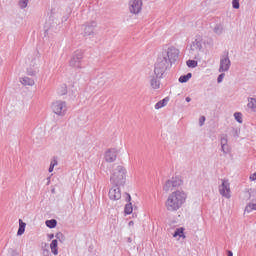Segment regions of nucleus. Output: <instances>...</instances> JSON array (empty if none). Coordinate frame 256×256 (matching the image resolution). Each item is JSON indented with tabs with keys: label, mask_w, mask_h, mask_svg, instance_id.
<instances>
[{
	"label": "nucleus",
	"mask_w": 256,
	"mask_h": 256,
	"mask_svg": "<svg viewBox=\"0 0 256 256\" xmlns=\"http://www.w3.org/2000/svg\"><path fill=\"white\" fill-rule=\"evenodd\" d=\"M179 59V49L170 47L164 50L157 58L154 66V74L161 79L165 75V71Z\"/></svg>",
	"instance_id": "f257e3e1"
},
{
	"label": "nucleus",
	"mask_w": 256,
	"mask_h": 256,
	"mask_svg": "<svg viewBox=\"0 0 256 256\" xmlns=\"http://www.w3.org/2000/svg\"><path fill=\"white\" fill-rule=\"evenodd\" d=\"M187 199V194L183 191H175L171 195H169L166 201V209L167 211H179L181 207H183V203H185Z\"/></svg>",
	"instance_id": "f03ea898"
},
{
	"label": "nucleus",
	"mask_w": 256,
	"mask_h": 256,
	"mask_svg": "<svg viewBox=\"0 0 256 256\" xmlns=\"http://www.w3.org/2000/svg\"><path fill=\"white\" fill-rule=\"evenodd\" d=\"M127 170L123 166H117L110 177V182L112 185L119 187L125 185Z\"/></svg>",
	"instance_id": "7ed1b4c3"
},
{
	"label": "nucleus",
	"mask_w": 256,
	"mask_h": 256,
	"mask_svg": "<svg viewBox=\"0 0 256 256\" xmlns=\"http://www.w3.org/2000/svg\"><path fill=\"white\" fill-rule=\"evenodd\" d=\"M52 111L60 117L65 116V113H67V103L65 101H56L52 103Z\"/></svg>",
	"instance_id": "20e7f679"
},
{
	"label": "nucleus",
	"mask_w": 256,
	"mask_h": 256,
	"mask_svg": "<svg viewBox=\"0 0 256 256\" xmlns=\"http://www.w3.org/2000/svg\"><path fill=\"white\" fill-rule=\"evenodd\" d=\"M83 59V51L77 50L72 55L70 59V67H75L76 69H81V60Z\"/></svg>",
	"instance_id": "39448f33"
},
{
	"label": "nucleus",
	"mask_w": 256,
	"mask_h": 256,
	"mask_svg": "<svg viewBox=\"0 0 256 256\" xmlns=\"http://www.w3.org/2000/svg\"><path fill=\"white\" fill-rule=\"evenodd\" d=\"M231 67V60L229 59V52L220 59L219 73H225L229 71Z\"/></svg>",
	"instance_id": "423d86ee"
},
{
	"label": "nucleus",
	"mask_w": 256,
	"mask_h": 256,
	"mask_svg": "<svg viewBox=\"0 0 256 256\" xmlns=\"http://www.w3.org/2000/svg\"><path fill=\"white\" fill-rule=\"evenodd\" d=\"M219 193L222 197H226V199L231 198V188L228 180L222 181V184L219 186Z\"/></svg>",
	"instance_id": "0eeeda50"
},
{
	"label": "nucleus",
	"mask_w": 256,
	"mask_h": 256,
	"mask_svg": "<svg viewBox=\"0 0 256 256\" xmlns=\"http://www.w3.org/2000/svg\"><path fill=\"white\" fill-rule=\"evenodd\" d=\"M84 37H91L95 35V29H97V22L91 21L83 25Z\"/></svg>",
	"instance_id": "6e6552de"
},
{
	"label": "nucleus",
	"mask_w": 256,
	"mask_h": 256,
	"mask_svg": "<svg viewBox=\"0 0 256 256\" xmlns=\"http://www.w3.org/2000/svg\"><path fill=\"white\" fill-rule=\"evenodd\" d=\"M129 5H130V13L137 15V14L141 13V9L143 7V1L142 0H131Z\"/></svg>",
	"instance_id": "1a4fd4ad"
},
{
	"label": "nucleus",
	"mask_w": 256,
	"mask_h": 256,
	"mask_svg": "<svg viewBox=\"0 0 256 256\" xmlns=\"http://www.w3.org/2000/svg\"><path fill=\"white\" fill-rule=\"evenodd\" d=\"M117 160V149L112 148V149H108L105 152V161L107 163H113Z\"/></svg>",
	"instance_id": "9d476101"
},
{
	"label": "nucleus",
	"mask_w": 256,
	"mask_h": 256,
	"mask_svg": "<svg viewBox=\"0 0 256 256\" xmlns=\"http://www.w3.org/2000/svg\"><path fill=\"white\" fill-rule=\"evenodd\" d=\"M108 195L109 199H111L112 201H119V199H121V189H119L118 186L115 185L109 190Z\"/></svg>",
	"instance_id": "9b49d317"
},
{
	"label": "nucleus",
	"mask_w": 256,
	"mask_h": 256,
	"mask_svg": "<svg viewBox=\"0 0 256 256\" xmlns=\"http://www.w3.org/2000/svg\"><path fill=\"white\" fill-rule=\"evenodd\" d=\"M190 49L191 51H201L203 49V40L201 38H196L192 41Z\"/></svg>",
	"instance_id": "f8f14e48"
},
{
	"label": "nucleus",
	"mask_w": 256,
	"mask_h": 256,
	"mask_svg": "<svg viewBox=\"0 0 256 256\" xmlns=\"http://www.w3.org/2000/svg\"><path fill=\"white\" fill-rule=\"evenodd\" d=\"M58 245H59V242L57 241V239L52 240V242L50 244V249H51L53 255H59Z\"/></svg>",
	"instance_id": "ddd939ff"
},
{
	"label": "nucleus",
	"mask_w": 256,
	"mask_h": 256,
	"mask_svg": "<svg viewBox=\"0 0 256 256\" xmlns=\"http://www.w3.org/2000/svg\"><path fill=\"white\" fill-rule=\"evenodd\" d=\"M159 77L157 76H153L150 80V85L152 87V89H159L161 82L158 80Z\"/></svg>",
	"instance_id": "4468645a"
},
{
	"label": "nucleus",
	"mask_w": 256,
	"mask_h": 256,
	"mask_svg": "<svg viewBox=\"0 0 256 256\" xmlns=\"http://www.w3.org/2000/svg\"><path fill=\"white\" fill-rule=\"evenodd\" d=\"M170 182L172 183V187H174V189H177V187H181V185H183V180H181V178L179 177H173Z\"/></svg>",
	"instance_id": "2eb2a0df"
},
{
	"label": "nucleus",
	"mask_w": 256,
	"mask_h": 256,
	"mask_svg": "<svg viewBox=\"0 0 256 256\" xmlns=\"http://www.w3.org/2000/svg\"><path fill=\"white\" fill-rule=\"evenodd\" d=\"M20 81L22 85H29L30 87H33V85H35V80H33V78L23 77Z\"/></svg>",
	"instance_id": "dca6fc26"
},
{
	"label": "nucleus",
	"mask_w": 256,
	"mask_h": 256,
	"mask_svg": "<svg viewBox=\"0 0 256 256\" xmlns=\"http://www.w3.org/2000/svg\"><path fill=\"white\" fill-rule=\"evenodd\" d=\"M25 227H27V224L23 222V220L19 219V228L17 231L18 236H21L23 233H25Z\"/></svg>",
	"instance_id": "f3484780"
},
{
	"label": "nucleus",
	"mask_w": 256,
	"mask_h": 256,
	"mask_svg": "<svg viewBox=\"0 0 256 256\" xmlns=\"http://www.w3.org/2000/svg\"><path fill=\"white\" fill-rule=\"evenodd\" d=\"M192 77H193V74L189 72L186 75L180 76L178 81L179 83H187V81H189V79H191Z\"/></svg>",
	"instance_id": "a211bd4d"
},
{
	"label": "nucleus",
	"mask_w": 256,
	"mask_h": 256,
	"mask_svg": "<svg viewBox=\"0 0 256 256\" xmlns=\"http://www.w3.org/2000/svg\"><path fill=\"white\" fill-rule=\"evenodd\" d=\"M167 103H169V98L166 97L155 104V109H162Z\"/></svg>",
	"instance_id": "6ab92c4d"
},
{
	"label": "nucleus",
	"mask_w": 256,
	"mask_h": 256,
	"mask_svg": "<svg viewBox=\"0 0 256 256\" xmlns=\"http://www.w3.org/2000/svg\"><path fill=\"white\" fill-rule=\"evenodd\" d=\"M248 109H251L252 111H256V99L255 98H248Z\"/></svg>",
	"instance_id": "aec40b11"
},
{
	"label": "nucleus",
	"mask_w": 256,
	"mask_h": 256,
	"mask_svg": "<svg viewBox=\"0 0 256 256\" xmlns=\"http://www.w3.org/2000/svg\"><path fill=\"white\" fill-rule=\"evenodd\" d=\"M45 225L49 229H55V227H57V220L55 219L46 220Z\"/></svg>",
	"instance_id": "412c9836"
},
{
	"label": "nucleus",
	"mask_w": 256,
	"mask_h": 256,
	"mask_svg": "<svg viewBox=\"0 0 256 256\" xmlns=\"http://www.w3.org/2000/svg\"><path fill=\"white\" fill-rule=\"evenodd\" d=\"M124 213L126 215H131L133 213V204L131 202L127 203L124 208Z\"/></svg>",
	"instance_id": "4be33fe9"
},
{
	"label": "nucleus",
	"mask_w": 256,
	"mask_h": 256,
	"mask_svg": "<svg viewBox=\"0 0 256 256\" xmlns=\"http://www.w3.org/2000/svg\"><path fill=\"white\" fill-rule=\"evenodd\" d=\"M213 31L216 35H222L223 34V26L221 24H216Z\"/></svg>",
	"instance_id": "5701e85b"
},
{
	"label": "nucleus",
	"mask_w": 256,
	"mask_h": 256,
	"mask_svg": "<svg viewBox=\"0 0 256 256\" xmlns=\"http://www.w3.org/2000/svg\"><path fill=\"white\" fill-rule=\"evenodd\" d=\"M163 189H164V191H166V193L169 192V191H172L174 189L173 184L171 183V180H168L165 183Z\"/></svg>",
	"instance_id": "b1692460"
},
{
	"label": "nucleus",
	"mask_w": 256,
	"mask_h": 256,
	"mask_svg": "<svg viewBox=\"0 0 256 256\" xmlns=\"http://www.w3.org/2000/svg\"><path fill=\"white\" fill-rule=\"evenodd\" d=\"M186 64L190 69H195V67L198 65V62L196 60H187Z\"/></svg>",
	"instance_id": "393cba45"
},
{
	"label": "nucleus",
	"mask_w": 256,
	"mask_h": 256,
	"mask_svg": "<svg viewBox=\"0 0 256 256\" xmlns=\"http://www.w3.org/2000/svg\"><path fill=\"white\" fill-rule=\"evenodd\" d=\"M227 143H229V140L227 139V134H222L220 138L221 147L227 145Z\"/></svg>",
	"instance_id": "a878e982"
},
{
	"label": "nucleus",
	"mask_w": 256,
	"mask_h": 256,
	"mask_svg": "<svg viewBox=\"0 0 256 256\" xmlns=\"http://www.w3.org/2000/svg\"><path fill=\"white\" fill-rule=\"evenodd\" d=\"M246 213H251V211H256V204L249 203L245 208Z\"/></svg>",
	"instance_id": "bb28decb"
},
{
	"label": "nucleus",
	"mask_w": 256,
	"mask_h": 256,
	"mask_svg": "<svg viewBox=\"0 0 256 256\" xmlns=\"http://www.w3.org/2000/svg\"><path fill=\"white\" fill-rule=\"evenodd\" d=\"M234 118L238 123H243V114L240 112L234 113Z\"/></svg>",
	"instance_id": "cd10ccee"
},
{
	"label": "nucleus",
	"mask_w": 256,
	"mask_h": 256,
	"mask_svg": "<svg viewBox=\"0 0 256 256\" xmlns=\"http://www.w3.org/2000/svg\"><path fill=\"white\" fill-rule=\"evenodd\" d=\"M20 9L27 8V5H29V0H20L18 3Z\"/></svg>",
	"instance_id": "c85d7f7f"
},
{
	"label": "nucleus",
	"mask_w": 256,
	"mask_h": 256,
	"mask_svg": "<svg viewBox=\"0 0 256 256\" xmlns=\"http://www.w3.org/2000/svg\"><path fill=\"white\" fill-rule=\"evenodd\" d=\"M58 95H67V85L63 84L58 90Z\"/></svg>",
	"instance_id": "c756f323"
},
{
	"label": "nucleus",
	"mask_w": 256,
	"mask_h": 256,
	"mask_svg": "<svg viewBox=\"0 0 256 256\" xmlns=\"http://www.w3.org/2000/svg\"><path fill=\"white\" fill-rule=\"evenodd\" d=\"M173 237H183V228H177L174 231Z\"/></svg>",
	"instance_id": "7c9ffc66"
},
{
	"label": "nucleus",
	"mask_w": 256,
	"mask_h": 256,
	"mask_svg": "<svg viewBox=\"0 0 256 256\" xmlns=\"http://www.w3.org/2000/svg\"><path fill=\"white\" fill-rule=\"evenodd\" d=\"M55 237L57 241H60V243H63V241H65V235H63V233L61 232L56 233Z\"/></svg>",
	"instance_id": "2f4dec72"
},
{
	"label": "nucleus",
	"mask_w": 256,
	"mask_h": 256,
	"mask_svg": "<svg viewBox=\"0 0 256 256\" xmlns=\"http://www.w3.org/2000/svg\"><path fill=\"white\" fill-rule=\"evenodd\" d=\"M57 165V160H53L51 163H50V166H49V173H53V169H55V166Z\"/></svg>",
	"instance_id": "473e14b6"
},
{
	"label": "nucleus",
	"mask_w": 256,
	"mask_h": 256,
	"mask_svg": "<svg viewBox=\"0 0 256 256\" xmlns=\"http://www.w3.org/2000/svg\"><path fill=\"white\" fill-rule=\"evenodd\" d=\"M221 151L227 155V153H229L230 149H229V144H224V146H221Z\"/></svg>",
	"instance_id": "72a5a7b5"
},
{
	"label": "nucleus",
	"mask_w": 256,
	"mask_h": 256,
	"mask_svg": "<svg viewBox=\"0 0 256 256\" xmlns=\"http://www.w3.org/2000/svg\"><path fill=\"white\" fill-rule=\"evenodd\" d=\"M232 6H233V9H239L240 7L239 0H232Z\"/></svg>",
	"instance_id": "f704fd0d"
},
{
	"label": "nucleus",
	"mask_w": 256,
	"mask_h": 256,
	"mask_svg": "<svg viewBox=\"0 0 256 256\" xmlns=\"http://www.w3.org/2000/svg\"><path fill=\"white\" fill-rule=\"evenodd\" d=\"M223 79H225V73H221L217 78V83H223Z\"/></svg>",
	"instance_id": "c9c22d12"
},
{
	"label": "nucleus",
	"mask_w": 256,
	"mask_h": 256,
	"mask_svg": "<svg viewBox=\"0 0 256 256\" xmlns=\"http://www.w3.org/2000/svg\"><path fill=\"white\" fill-rule=\"evenodd\" d=\"M51 252L49 251V249L44 248L42 251V256H50Z\"/></svg>",
	"instance_id": "e433bc0d"
},
{
	"label": "nucleus",
	"mask_w": 256,
	"mask_h": 256,
	"mask_svg": "<svg viewBox=\"0 0 256 256\" xmlns=\"http://www.w3.org/2000/svg\"><path fill=\"white\" fill-rule=\"evenodd\" d=\"M204 124H205V116H201L199 119V125L200 127H203Z\"/></svg>",
	"instance_id": "4c0bfd02"
},
{
	"label": "nucleus",
	"mask_w": 256,
	"mask_h": 256,
	"mask_svg": "<svg viewBox=\"0 0 256 256\" xmlns=\"http://www.w3.org/2000/svg\"><path fill=\"white\" fill-rule=\"evenodd\" d=\"M126 201L127 203H131V194L126 193Z\"/></svg>",
	"instance_id": "58836bf2"
},
{
	"label": "nucleus",
	"mask_w": 256,
	"mask_h": 256,
	"mask_svg": "<svg viewBox=\"0 0 256 256\" xmlns=\"http://www.w3.org/2000/svg\"><path fill=\"white\" fill-rule=\"evenodd\" d=\"M251 181H256V172L250 176Z\"/></svg>",
	"instance_id": "ea45409f"
},
{
	"label": "nucleus",
	"mask_w": 256,
	"mask_h": 256,
	"mask_svg": "<svg viewBox=\"0 0 256 256\" xmlns=\"http://www.w3.org/2000/svg\"><path fill=\"white\" fill-rule=\"evenodd\" d=\"M55 238V234H48V239H54Z\"/></svg>",
	"instance_id": "a19ab883"
},
{
	"label": "nucleus",
	"mask_w": 256,
	"mask_h": 256,
	"mask_svg": "<svg viewBox=\"0 0 256 256\" xmlns=\"http://www.w3.org/2000/svg\"><path fill=\"white\" fill-rule=\"evenodd\" d=\"M227 256H233V251L227 250Z\"/></svg>",
	"instance_id": "79ce46f5"
},
{
	"label": "nucleus",
	"mask_w": 256,
	"mask_h": 256,
	"mask_svg": "<svg viewBox=\"0 0 256 256\" xmlns=\"http://www.w3.org/2000/svg\"><path fill=\"white\" fill-rule=\"evenodd\" d=\"M128 225H129V227H133V226L135 225V222L130 221V222L128 223Z\"/></svg>",
	"instance_id": "37998d69"
},
{
	"label": "nucleus",
	"mask_w": 256,
	"mask_h": 256,
	"mask_svg": "<svg viewBox=\"0 0 256 256\" xmlns=\"http://www.w3.org/2000/svg\"><path fill=\"white\" fill-rule=\"evenodd\" d=\"M186 102L191 103V97H186Z\"/></svg>",
	"instance_id": "c03bdc74"
},
{
	"label": "nucleus",
	"mask_w": 256,
	"mask_h": 256,
	"mask_svg": "<svg viewBox=\"0 0 256 256\" xmlns=\"http://www.w3.org/2000/svg\"><path fill=\"white\" fill-rule=\"evenodd\" d=\"M128 243H131V238H128Z\"/></svg>",
	"instance_id": "a18cd8bd"
},
{
	"label": "nucleus",
	"mask_w": 256,
	"mask_h": 256,
	"mask_svg": "<svg viewBox=\"0 0 256 256\" xmlns=\"http://www.w3.org/2000/svg\"><path fill=\"white\" fill-rule=\"evenodd\" d=\"M12 253H14V255H17V252H15L14 250L12 251Z\"/></svg>",
	"instance_id": "49530a36"
},
{
	"label": "nucleus",
	"mask_w": 256,
	"mask_h": 256,
	"mask_svg": "<svg viewBox=\"0 0 256 256\" xmlns=\"http://www.w3.org/2000/svg\"><path fill=\"white\" fill-rule=\"evenodd\" d=\"M29 75H35V73L32 72V73H29Z\"/></svg>",
	"instance_id": "de8ad7c7"
}]
</instances>
